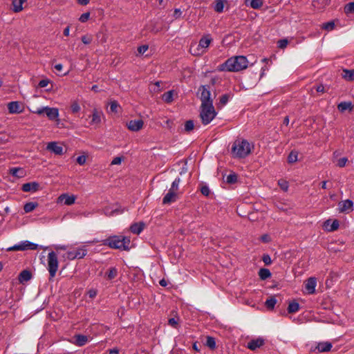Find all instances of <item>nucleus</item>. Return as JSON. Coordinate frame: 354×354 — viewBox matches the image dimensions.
Listing matches in <instances>:
<instances>
[{"instance_id":"1","label":"nucleus","mask_w":354,"mask_h":354,"mask_svg":"<svg viewBox=\"0 0 354 354\" xmlns=\"http://www.w3.org/2000/svg\"><path fill=\"white\" fill-rule=\"evenodd\" d=\"M248 61L243 55L235 56L227 59L223 64L218 66L220 71L237 72L248 67Z\"/></svg>"},{"instance_id":"2","label":"nucleus","mask_w":354,"mask_h":354,"mask_svg":"<svg viewBox=\"0 0 354 354\" xmlns=\"http://www.w3.org/2000/svg\"><path fill=\"white\" fill-rule=\"evenodd\" d=\"M251 145L246 140L238 139L234 142L231 153L234 158H244L251 153Z\"/></svg>"},{"instance_id":"3","label":"nucleus","mask_w":354,"mask_h":354,"mask_svg":"<svg viewBox=\"0 0 354 354\" xmlns=\"http://www.w3.org/2000/svg\"><path fill=\"white\" fill-rule=\"evenodd\" d=\"M130 239L124 236H110L102 241V245L113 249L129 250Z\"/></svg>"},{"instance_id":"4","label":"nucleus","mask_w":354,"mask_h":354,"mask_svg":"<svg viewBox=\"0 0 354 354\" xmlns=\"http://www.w3.org/2000/svg\"><path fill=\"white\" fill-rule=\"evenodd\" d=\"M200 116L204 125L209 124L216 117V112L213 104L201 105Z\"/></svg>"},{"instance_id":"5","label":"nucleus","mask_w":354,"mask_h":354,"mask_svg":"<svg viewBox=\"0 0 354 354\" xmlns=\"http://www.w3.org/2000/svg\"><path fill=\"white\" fill-rule=\"evenodd\" d=\"M47 261V270L49 272V281H53V278L56 275L59 266L57 254L53 251L49 252L48 254Z\"/></svg>"},{"instance_id":"6","label":"nucleus","mask_w":354,"mask_h":354,"mask_svg":"<svg viewBox=\"0 0 354 354\" xmlns=\"http://www.w3.org/2000/svg\"><path fill=\"white\" fill-rule=\"evenodd\" d=\"M212 41V39L210 35H206L202 37L201 38V39L199 40L198 45V47L196 48L197 52L196 51L193 52L192 47L190 48V52L194 55H201L203 53H205V50H203V49L207 48Z\"/></svg>"},{"instance_id":"7","label":"nucleus","mask_w":354,"mask_h":354,"mask_svg":"<svg viewBox=\"0 0 354 354\" xmlns=\"http://www.w3.org/2000/svg\"><path fill=\"white\" fill-rule=\"evenodd\" d=\"M38 248V245L29 241H21L12 247L6 249L7 251H24V250H35Z\"/></svg>"},{"instance_id":"8","label":"nucleus","mask_w":354,"mask_h":354,"mask_svg":"<svg viewBox=\"0 0 354 354\" xmlns=\"http://www.w3.org/2000/svg\"><path fill=\"white\" fill-rule=\"evenodd\" d=\"M198 91L201 92L200 99L201 105L213 104V100L211 98L210 88L209 85H202L199 87Z\"/></svg>"},{"instance_id":"9","label":"nucleus","mask_w":354,"mask_h":354,"mask_svg":"<svg viewBox=\"0 0 354 354\" xmlns=\"http://www.w3.org/2000/svg\"><path fill=\"white\" fill-rule=\"evenodd\" d=\"M339 213L349 214L353 211V202L350 199L342 201L337 204Z\"/></svg>"},{"instance_id":"10","label":"nucleus","mask_w":354,"mask_h":354,"mask_svg":"<svg viewBox=\"0 0 354 354\" xmlns=\"http://www.w3.org/2000/svg\"><path fill=\"white\" fill-rule=\"evenodd\" d=\"M144 122L142 120H130L127 124V128L131 131H138L142 129Z\"/></svg>"},{"instance_id":"11","label":"nucleus","mask_w":354,"mask_h":354,"mask_svg":"<svg viewBox=\"0 0 354 354\" xmlns=\"http://www.w3.org/2000/svg\"><path fill=\"white\" fill-rule=\"evenodd\" d=\"M8 109L10 113L16 114L23 112V107L19 102L12 101L8 104Z\"/></svg>"},{"instance_id":"12","label":"nucleus","mask_w":354,"mask_h":354,"mask_svg":"<svg viewBox=\"0 0 354 354\" xmlns=\"http://www.w3.org/2000/svg\"><path fill=\"white\" fill-rule=\"evenodd\" d=\"M317 286V279L315 277L308 278L305 283V289L310 295L315 292V288Z\"/></svg>"},{"instance_id":"13","label":"nucleus","mask_w":354,"mask_h":354,"mask_svg":"<svg viewBox=\"0 0 354 354\" xmlns=\"http://www.w3.org/2000/svg\"><path fill=\"white\" fill-rule=\"evenodd\" d=\"M39 184L37 182H30L22 185L21 189L24 192H35L39 189Z\"/></svg>"},{"instance_id":"14","label":"nucleus","mask_w":354,"mask_h":354,"mask_svg":"<svg viewBox=\"0 0 354 354\" xmlns=\"http://www.w3.org/2000/svg\"><path fill=\"white\" fill-rule=\"evenodd\" d=\"M178 198V192L169 189V192L162 198V204H170L176 201Z\"/></svg>"},{"instance_id":"15","label":"nucleus","mask_w":354,"mask_h":354,"mask_svg":"<svg viewBox=\"0 0 354 354\" xmlns=\"http://www.w3.org/2000/svg\"><path fill=\"white\" fill-rule=\"evenodd\" d=\"M265 340L262 337H258L257 339H254L250 340L248 343L247 347L251 351H255L256 349L260 348L264 344Z\"/></svg>"},{"instance_id":"16","label":"nucleus","mask_w":354,"mask_h":354,"mask_svg":"<svg viewBox=\"0 0 354 354\" xmlns=\"http://www.w3.org/2000/svg\"><path fill=\"white\" fill-rule=\"evenodd\" d=\"M103 116V113L102 111L97 110L96 109L93 110L91 115V121L90 122L91 125H98L101 122V118Z\"/></svg>"},{"instance_id":"17","label":"nucleus","mask_w":354,"mask_h":354,"mask_svg":"<svg viewBox=\"0 0 354 354\" xmlns=\"http://www.w3.org/2000/svg\"><path fill=\"white\" fill-rule=\"evenodd\" d=\"M47 150L53 152L56 155L63 154V147L56 142H50L46 147Z\"/></svg>"},{"instance_id":"18","label":"nucleus","mask_w":354,"mask_h":354,"mask_svg":"<svg viewBox=\"0 0 354 354\" xmlns=\"http://www.w3.org/2000/svg\"><path fill=\"white\" fill-rule=\"evenodd\" d=\"M45 114L50 120H55L59 117V110L57 108L45 106Z\"/></svg>"},{"instance_id":"19","label":"nucleus","mask_w":354,"mask_h":354,"mask_svg":"<svg viewBox=\"0 0 354 354\" xmlns=\"http://www.w3.org/2000/svg\"><path fill=\"white\" fill-rule=\"evenodd\" d=\"M76 197L74 195H68L66 194H63L60 195L58 198V201L59 202L64 203V205H71L75 203Z\"/></svg>"},{"instance_id":"20","label":"nucleus","mask_w":354,"mask_h":354,"mask_svg":"<svg viewBox=\"0 0 354 354\" xmlns=\"http://www.w3.org/2000/svg\"><path fill=\"white\" fill-rule=\"evenodd\" d=\"M74 339L75 340L72 343L78 346H83L88 342V337L82 334L75 335Z\"/></svg>"},{"instance_id":"21","label":"nucleus","mask_w":354,"mask_h":354,"mask_svg":"<svg viewBox=\"0 0 354 354\" xmlns=\"http://www.w3.org/2000/svg\"><path fill=\"white\" fill-rule=\"evenodd\" d=\"M339 226V221L334 220L331 222L330 220H327L324 223V227L326 230L328 232H334L338 229Z\"/></svg>"},{"instance_id":"22","label":"nucleus","mask_w":354,"mask_h":354,"mask_svg":"<svg viewBox=\"0 0 354 354\" xmlns=\"http://www.w3.org/2000/svg\"><path fill=\"white\" fill-rule=\"evenodd\" d=\"M31 278V272L28 270H24L19 274L18 280L20 283H24L25 282L30 281Z\"/></svg>"},{"instance_id":"23","label":"nucleus","mask_w":354,"mask_h":354,"mask_svg":"<svg viewBox=\"0 0 354 354\" xmlns=\"http://www.w3.org/2000/svg\"><path fill=\"white\" fill-rule=\"evenodd\" d=\"M145 223L143 222L133 223L130 227V230L133 234H139L144 230Z\"/></svg>"},{"instance_id":"24","label":"nucleus","mask_w":354,"mask_h":354,"mask_svg":"<svg viewBox=\"0 0 354 354\" xmlns=\"http://www.w3.org/2000/svg\"><path fill=\"white\" fill-rule=\"evenodd\" d=\"M353 108V106L351 102H342L337 105V109L342 113L347 110L351 111Z\"/></svg>"},{"instance_id":"25","label":"nucleus","mask_w":354,"mask_h":354,"mask_svg":"<svg viewBox=\"0 0 354 354\" xmlns=\"http://www.w3.org/2000/svg\"><path fill=\"white\" fill-rule=\"evenodd\" d=\"M332 348V344L330 342H321L319 343L316 347L319 353L329 351Z\"/></svg>"},{"instance_id":"26","label":"nucleus","mask_w":354,"mask_h":354,"mask_svg":"<svg viewBox=\"0 0 354 354\" xmlns=\"http://www.w3.org/2000/svg\"><path fill=\"white\" fill-rule=\"evenodd\" d=\"M26 0H12V10L15 12H19L23 10V4Z\"/></svg>"},{"instance_id":"27","label":"nucleus","mask_w":354,"mask_h":354,"mask_svg":"<svg viewBox=\"0 0 354 354\" xmlns=\"http://www.w3.org/2000/svg\"><path fill=\"white\" fill-rule=\"evenodd\" d=\"M299 308L300 307L299 303L295 301H292L289 302L287 310L288 313L292 314L299 311Z\"/></svg>"},{"instance_id":"28","label":"nucleus","mask_w":354,"mask_h":354,"mask_svg":"<svg viewBox=\"0 0 354 354\" xmlns=\"http://www.w3.org/2000/svg\"><path fill=\"white\" fill-rule=\"evenodd\" d=\"M10 174L15 177L21 178L24 175V171L22 168L12 167L10 169Z\"/></svg>"},{"instance_id":"29","label":"nucleus","mask_w":354,"mask_h":354,"mask_svg":"<svg viewBox=\"0 0 354 354\" xmlns=\"http://www.w3.org/2000/svg\"><path fill=\"white\" fill-rule=\"evenodd\" d=\"M342 77L347 81L354 80V70L344 69Z\"/></svg>"},{"instance_id":"30","label":"nucleus","mask_w":354,"mask_h":354,"mask_svg":"<svg viewBox=\"0 0 354 354\" xmlns=\"http://www.w3.org/2000/svg\"><path fill=\"white\" fill-rule=\"evenodd\" d=\"M87 254V249L83 246L81 248H79L75 251V255L76 259H82L84 258Z\"/></svg>"},{"instance_id":"31","label":"nucleus","mask_w":354,"mask_h":354,"mask_svg":"<svg viewBox=\"0 0 354 354\" xmlns=\"http://www.w3.org/2000/svg\"><path fill=\"white\" fill-rule=\"evenodd\" d=\"M174 93V91H173V90L165 92L162 95V100L167 103H171L174 100V98H173Z\"/></svg>"},{"instance_id":"32","label":"nucleus","mask_w":354,"mask_h":354,"mask_svg":"<svg viewBox=\"0 0 354 354\" xmlns=\"http://www.w3.org/2000/svg\"><path fill=\"white\" fill-rule=\"evenodd\" d=\"M118 275V270L115 267H112L109 269L108 272L106 273V277L108 280H112L115 279Z\"/></svg>"},{"instance_id":"33","label":"nucleus","mask_w":354,"mask_h":354,"mask_svg":"<svg viewBox=\"0 0 354 354\" xmlns=\"http://www.w3.org/2000/svg\"><path fill=\"white\" fill-rule=\"evenodd\" d=\"M38 206L37 203L28 202L26 203L24 206V210L26 213H29L33 211Z\"/></svg>"},{"instance_id":"34","label":"nucleus","mask_w":354,"mask_h":354,"mask_svg":"<svg viewBox=\"0 0 354 354\" xmlns=\"http://www.w3.org/2000/svg\"><path fill=\"white\" fill-rule=\"evenodd\" d=\"M259 276L261 279L265 280L271 277V272L267 268H261L259 271Z\"/></svg>"},{"instance_id":"35","label":"nucleus","mask_w":354,"mask_h":354,"mask_svg":"<svg viewBox=\"0 0 354 354\" xmlns=\"http://www.w3.org/2000/svg\"><path fill=\"white\" fill-rule=\"evenodd\" d=\"M205 345L212 350L215 349L216 346L215 339L213 337L207 336Z\"/></svg>"},{"instance_id":"36","label":"nucleus","mask_w":354,"mask_h":354,"mask_svg":"<svg viewBox=\"0 0 354 354\" xmlns=\"http://www.w3.org/2000/svg\"><path fill=\"white\" fill-rule=\"evenodd\" d=\"M249 4L252 8L259 9L263 6V0H250Z\"/></svg>"},{"instance_id":"37","label":"nucleus","mask_w":354,"mask_h":354,"mask_svg":"<svg viewBox=\"0 0 354 354\" xmlns=\"http://www.w3.org/2000/svg\"><path fill=\"white\" fill-rule=\"evenodd\" d=\"M298 153L295 151H292L288 156V162L294 163L297 161Z\"/></svg>"},{"instance_id":"38","label":"nucleus","mask_w":354,"mask_h":354,"mask_svg":"<svg viewBox=\"0 0 354 354\" xmlns=\"http://www.w3.org/2000/svg\"><path fill=\"white\" fill-rule=\"evenodd\" d=\"M277 304V299L275 297H272L266 301V306L268 309H273L275 304Z\"/></svg>"},{"instance_id":"39","label":"nucleus","mask_w":354,"mask_h":354,"mask_svg":"<svg viewBox=\"0 0 354 354\" xmlns=\"http://www.w3.org/2000/svg\"><path fill=\"white\" fill-rule=\"evenodd\" d=\"M214 10L217 12H222L224 8V3L223 0H217L214 5Z\"/></svg>"},{"instance_id":"40","label":"nucleus","mask_w":354,"mask_h":354,"mask_svg":"<svg viewBox=\"0 0 354 354\" xmlns=\"http://www.w3.org/2000/svg\"><path fill=\"white\" fill-rule=\"evenodd\" d=\"M313 88H315L317 93H324L328 91L329 87L320 84L315 85L313 86Z\"/></svg>"},{"instance_id":"41","label":"nucleus","mask_w":354,"mask_h":354,"mask_svg":"<svg viewBox=\"0 0 354 354\" xmlns=\"http://www.w3.org/2000/svg\"><path fill=\"white\" fill-rule=\"evenodd\" d=\"M344 12L346 15L354 13V1L350 2L344 6Z\"/></svg>"},{"instance_id":"42","label":"nucleus","mask_w":354,"mask_h":354,"mask_svg":"<svg viewBox=\"0 0 354 354\" xmlns=\"http://www.w3.org/2000/svg\"><path fill=\"white\" fill-rule=\"evenodd\" d=\"M278 185L283 191H284V192L288 191V187H289L288 181H286L283 179H280L278 180Z\"/></svg>"},{"instance_id":"43","label":"nucleus","mask_w":354,"mask_h":354,"mask_svg":"<svg viewBox=\"0 0 354 354\" xmlns=\"http://www.w3.org/2000/svg\"><path fill=\"white\" fill-rule=\"evenodd\" d=\"M180 183V178H176L173 183H171L170 190H172L174 192H178L179 184Z\"/></svg>"},{"instance_id":"44","label":"nucleus","mask_w":354,"mask_h":354,"mask_svg":"<svg viewBox=\"0 0 354 354\" xmlns=\"http://www.w3.org/2000/svg\"><path fill=\"white\" fill-rule=\"evenodd\" d=\"M237 181V175L235 173L229 174L226 178V182L230 184H233Z\"/></svg>"},{"instance_id":"45","label":"nucleus","mask_w":354,"mask_h":354,"mask_svg":"<svg viewBox=\"0 0 354 354\" xmlns=\"http://www.w3.org/2000/svg\"><path fill=\"white\" fill-rule=\"evenodd\" d=\"M194 128V124L193 120H187L185 124V130L187 132L193 130Z\"/></svg>"},{"instance_id":"46","label":"nucleus","mask_w":354,"mask_h":354,"mask_svg":"<svg viewBox=\"0 0 354 354\" xmlns=\"http://www.w3.org/2000/svg\"><path fill=\"white\" fill-rule=\"evenodd\" d=\"M335 28V23L333 21H328L322 25V28L326 30H332Z\"/></svg>"},{"instance_id":"47","label":"nucleus","mask_w":354,"mask_h":354,"mask_svg":"<svg viewBox=\"0 0 354 354\" xmlns=\"http://www.w3.org/2000/svg\"><path fill=\"white\" fill-rule=\"evenodd\" d=\"M71 109L73 113H76L80 111L81 108L77 102H74L71 106Z\"/></svg>"},{"instance_id":"48","label":"nucleus","mask_w":354,"mask_h":354,"mask_svg":"<svg viewBox=\"0 0 354 354\" xmlns=\"http://www.w3.org/2000/svg\"><path fill=\"white\" fill-rule=\"evenodd\" d=\"M229 99H230V95L224 94V95L221 96L220 100H219V103L222 106H224V105H225L227 103V102L229 101Z\"/></svg>"},{"instance_id":"49","label":"nucleus","mask_w":354,"mask_h":354,"mask_svg":"<svg viewBox=\"0 0 354 354\" xmlns=\"http://www.w3.org/2000/svg\"><path fill=\"white\" fill-rule=\"evenodd\" d=\"M119 107V104L116 101H112L110 103V111L113 113L118 112V108Z\"/></svg>"},{"instance_id":"50","label":"nucleus","mask_w":354,"mask_h":354,"mask_svg":"<svg viewBox=\"0 0 354 354\" xmlns=\"http://www.w3.org/2000/svg\"><path fill=\"white\" fill-rule=\"evenodd\" d=\"M288 41L286 39H280L277 42V46L279 48H284L287 46Z\"/></svg>"},{"instance_id":"51","label":"nucleus","mask_w":354,"mask_h":354,"mask_svg":"<svg viewBox=\"0 0 354 354\" xmlns=\"http://www.w3.org/2000/svg\"><path fill=\"white\" fill-rule=\"evenodd\" d=\"M81 39L84 44H89L92 41V37L91 35H84Z\"/></svg>"},{"instance_id":"52","label":"nucleus","mask_w":354,"mask_h":354,"mask_svg":"<svg viewBox=\"0 0 354 354\" xmlns=\"http://www.w3.org/2000/svg\"><path fill=\"white\" fill-rule=\"evenodd\" d=\"M89 17H90V13L89 12H85V13H83L82 15H81V16L79 18V20L82 23H84V22L88 21V19H89Z\"/></svg>"},{"instance_id":"53","label":"nucleus","mask_w":354,"mask_h":354,"mask_svg":"<svg viewBox=\"0 0 354 354\" xmlns=\"http://www.w3.org/2000/svg\"><path fill=\"white\" fill-rule=\"evenodd\" d=\"M347 162H348V158L346 157H344V158H339L338 160L337 165L339 167H344L346 165Z\"/></svg>"},{"instance_id":"54","label":"nucleus","mask_w":354,"mask_h":354,"mask_svg":"<svg viewBox=\"0 0 354 354\" xmlns=\"http://www.w3.org/2000/svg\"><path fill=\"white\" fill-rule=\"evenodd\" d=\"M49 83H50V80L48 79H43L39 81V82L38 84V86L40 88H44V87H46Z\"/></svg>"},{"instance_id":"55","label":"nucleus","mask_w":354,"mask_h":354,"mask_svg":"<svg viewBox=\"0 0 354 354\" xmlns=\"http://www.w3.org/2000/svg\"><path fill=\"white\" fill-rule=\"evenodd\" d=\"M86 157L85 156H80L77 158V162L80 165H83L85 164L86 162Z\"/></svg>"},{"instance_id":"56","label":"nucleus","mask_w":354,"mask_h":354,"mask_svg":"<svg viewBox=\"0 0 354 354\" xmlns=\"http://www.w3.org/2000/svg\"><path fill=\"white\" fill-rule=\"evenodd\" d=\"M65 255L66 256V259L68 260H74L75 259V251H69L65 253Z\"/></svg>"},{"instance_id":"57","label":"nucleus","mask_w":354,"mask_h":354,"mask_svg":"<svg viewBox=\"0 0 354 354\" xmlns=\"http://www.w3.org/2000/svg\"><path fill=\"white\" fill-rule=\"evenodd\" d=\"M262 260L266 265H270L272 263L271 258L268 254H264L262 257Z\"/></svg>"},{"instance_id":"58","label":"nucleus","mask_w":354,"mask_h":354,"mask_svg":"<svg viewBox=\"0 0 354 354\" xmlns=\"http://www.w3.org/2000/svg\"><path fill=\"white\" fill-rule=\"evenodd\" d=\"M149 48L147 45H142L138 48V52L139 54H144Z\"/></svg>"},{"instance_id":"59","label":"nucleus","mask_w":354,"mask_h":354,"mask_svg":"<svg viewBox=\"0 0 354 354\" xmlns=\"http://www.w3.org/2000/svg\"><path fill=\"white\" fill-rule=\"evenodd\" d=\"M97 294V291L95 290V289H90L88 291V297L91 299L93 298H95L96 297Z\"/></svg>"},{"instance_id":"60","label":"nucleus","mask_w":354,"mask_h":354,"mask_svg":"<svg viewBox=\"0 0 354 354\" xmlns=\"http://www.w3.org/2000/svg\"><path fill=\"white\" fill-rule=\"evenodd\" d=\"M122 160V158L121 157H115L112 160L111 165H120V164H121Z\"/></svg>"},{"instance_id":"61","label":"nucleus","mask_w":354,"mask_h":354,"mask_svg":"<svg viewBox=\"0 0 354 354\" xmlns=\"http://www.w3.org/2000/svg\"><path fill=\"white\" fill-rule=\"evenodd\" d=\"M45 106L44 107H41V108H39V109H37L36 110H33L32 111V112L33 113H35V114H37V115H42L44 113H45Z\"/></svg>"},{"instance_id":"62","label":"nucleus","mask_w":354,"mask_h":354,"mask_svg":"<svg viewBox=\"0 0 354 354\" xmlns=\"http://www.w3.org/2000/svg\"><path fill=\"white\" fill-rule=\"evenodd\" d=\"M201 193L204 195V196H208L209 194V189L207 186H203L201 187Z\"/></svg>"},{"instance_id":"63","label":"nucleus","mask_w":354,"mask_h":354,"mask_svg":"<svg viewBox=\"0 0 354 354\" xmlns=\"http://www.w3.org/2000/svg\"><path fill=\"white\" fill-rule=\"evenodd\" d=\"M181 15H182V12L180 10V9H179V8H175L174 9V17L176 19H178V18L180 17Z\"/></svg>"},{"instance_id":"64","label":"nucleus","mask_w":354,"mask_h":354,"mask_svg":"<svg viewBox=\"0 0 354 354\" xmlns=\"http://www.w3.org/2000/svg\"><path fill=\"white\" fill-rule=\"evenodd\" d=\"M53 247L56 250H66L68 248V246L65 245H55Z\"/></svg>"}]
</instances>
